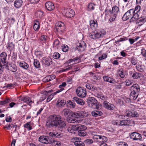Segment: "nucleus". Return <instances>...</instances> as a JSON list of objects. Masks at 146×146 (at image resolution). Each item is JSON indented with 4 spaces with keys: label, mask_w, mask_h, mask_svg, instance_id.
<instances>
[{
    "label": "nucleus",
    "mask_w": 146,
    "mask_h": 146,
    "mask_svg": "<svg viewBox=\"0 0 146 146\" xmlns=\"http://www.w3.org/2000/svg\"><path fill=\"white\" fill-rule=\"evenodd\" d=\"M93 142V141L91 139H87L84 141V143L90 145Z\"/></svg>",
    "instance_id": "57"
},
{
    "label": "nucleus",
    "mask_w": 146,
    "mask_h": 146,
    "mask_svg": "<svg viewBox=\"0 0 146 146\" xmlns=\"http://www.w3.org/2000/svg\"><path fill=\"white\" fill-rule=\"evenodd\" d=\"M130 138L131 139L134 140H141V135L139 133L134 132L131 134Z\"/></svg>",
    "instance_id": "13"
},
{
    "label": "nucleus",
    "mask_w": 146,
    "mask_h": 146,
    "mask_svg": "<svg viewBox=\"0 0 146 146\" xmlns=\"http://www.w3.org/2000/svg\"><path fill=\"white\" fill-rule=\"evenodd\" d=\"M112 124L113 125L120 126V122L119 121L114 120L112 121Z\"/></svg>",
    "instance_id": "60"
},
{
    "label": "nucleus",
    "mask_w": 146,
    "mask_h": 146,
    "mask_svg": "<svg viewBox=\"0 0 146 146\" xmlns=\"http://www.w3.org/2000/svg\"><path fill=\"white\" fill-rule=\"evenodd\" d=\"M48 38V36L45 35H42L40 37V42L43 47H46L47 46L46 43L47 42Z\"/></svg>",
    "instance_id": "16"
},
{
    "label": "nucleus",
    "mask_w": 146,
    "mask_h": 146,
    "mask_svg": "<svg viewBox=\"0 0 146 146\" xmlns=\"http://www.w3.org/2000/svg\"><path fill=\"white\" fill-rule=\"evenodd\" d=\"M130 121L129 120H122L120 121V126H125L126 125H129L130 124Z\"/></svg>",
    "instance_id": "39"
},
{
    "label": "nucleus",
    "mask_w": 146,
    "mask_h": 146,
    "mask_svg": "<svg viewBox=\"0 0 146 146\" xmlns=\"http://www.w3.org/2000/svg\"><path fill=\"white\" fill-rule=\"evenodd\" d=\"M62 112L65 116L67 118L70 117L72 115L73 113L72 111L68 109H65L63 110Z\"/></svg>",
    "instance_id": "21"
},
{
    "label": "nucleus",
    "mask_w": 146,
    "mask_h": 146,
    "mask_svg": "<svg viewBox=\"0 0 146 146\" xmlns=\"http://www.w3.org/2000/svg\"><path fill=\"white\" fill-rule=\"evenodd\" d=\"M51 139L50 137L48 136L42 135L38 138V141L42 143L48 144L51 143Z\"/></svg>",
    "instance_id": "7"
},
{
    "label": "nucleus",
    "mask_w": 146,
    "mask_h": 146,
    "mask_svg": "<svg viewBox=\"0 0 146 146\" xmlns=\"http://www.w3.org/2000/svg\"><path fill=\"white\" fill-rule=\"evenodd\" d=\"M86 47V44L84 41H82L80 42L77 44L76 46L77 50L80 52L84 51Z\"/></svg>",
    "instance_id": "11"
},
{
    "label": "nucleus",
    "mask_w": 146,
    "mask_h": 146,
    "mask_svg": "<svg viewBox=\"0 0 146 146\" xmlns=\"http://www.w3.org/2000/svg\"><path fill=\"white\" fill-rule=\"evenodd\" d=\"M72 127L73 128V129L75 131H76L77 130H79L80 129H81V127H83V128H84L83 129H86L87 127L83 125H81L80 124H78L75 125H73L72 126Z\"/></svg>",
    "instance_id": "25"
},
{
    "label": "nucleus",
    "mask_w": 146,
    "mask_h": 146,
    "mask_svg": "<svg viewBox=\"0 0 146 146\" xmlns=\"http://www.w3.org/2000/svg\"><path fill=\"white\" fill-rule=\"evenodd\" d=\"M60 54L58 52H55L53 54V57L55 59H58L60 57Z\"/></svg>",
    "instance_id": "55"
},
{
    "label": "nucleus",
    "mask_w": 146,
    "mask_h": 146,
    "mask_svg": "<svg viewBox=\"0 0 146 146\" xmlns=\"http://www.w3.org/2000/svg\"><path fill=\"white\" fill-rule=\"evenodd\" d=\"M8 70H10L12 72H15L17 70V66L14 64H11L8 62L7 64H5L4 66Z\"/></svg>",
    "instance_id": "12"
},
{
    "label": "nucleus",
    "mask_w": 146,
    "mask_h": 146,
    "mask_svg": "<svg viewBox=\"0 0 146 146\" xmlns=\"http://www.w3.org/2000/svg\"><path fill=\"white\" fill-rule=\"evenodd\" d=\"M88 112L86 111H82L76 113L74 114L76 117L72 119L71 121L70 122L73 123H77L81 122L82 119L79 118V117H84L88 116Z\"/></svg>",
    "instance_id": "3"
},
{
    "label": "nucleus",
    "mask_w": 146,
    "mask_h": 146,
    "mask_svg": "<svg viewBox=\"0 0 146 146\" xmlns=\"http://www.w3.org/2000/svg\"><path fill=\"white\" fill-rule=\"evenodd\" d=\"M138 93L134 91H132L130 94L131 98L134 100H135L138 97Z\"/></svg>",
    "instance_id": "36"
},
{
    "label": "nucleus",
    "mask_w": 146,
    "mask_h": 146,
    "mask_svg": "<svg viewBox=\"0 0 146 146\" xmlns=\"http://www.w3.org/2000/svg\"><path fill=\"white\" fill-rule=\"evenodd\" d=\"M21 100L25 103H26L28 105L31 106L33 102L31 98L28 96H23L21 99Z\"/></svg>",
    "instance_id": "18"
},
{
    "label": "nucleus",
    "mask_w": 146,
    "mask_h": 146,
    "mask_svg": "<svg viewBox=\"0 0 146 146\" xmlns=\"http://www.w3.org/2000/svg\"><path fill=\"white\" fill-rule=\"evenodd\" d=\"M92 114L93 116L95 117H97L102 115V113L100 111H94L92 112Z\"/></svg>",
    "instance_id": "41"
},
{
    "label": "nucleus",
    "mask_w": 146,
    "mask_h": 146,
    "mask_svg": "<svg viewBox=\"0 0 146 146\" xmlns=\"http://www.w3.org/2000/svg\"><path fill=\"white\" fill-rule=\"evenodd\" d=\"M62 51L64 52H67L69 49L68 46L65 44H62Z\"/></svg>",
    "instance_id": "54"
},
{
    "label": "nucleus",
    "mask_w": 146,
    "mask_h": 146,
    "mask_svg": "<svg viewBox=\"0 0 146 146\" xmlns=\"http://www.w3.org/2000/svg\"><path fill=\"white\" fill-rule=\"evenodd\" d=\"M64 26V24L61 21H58L55 24V27L57 29L60 30L62 27Z\"/></svg>",
    "instance_id": "42"
},
{
    "label": "nucleus",
    "mask_w": 146,
    "mask_h": 146,
    "mask_svg": "<svg viewBox=\"0 0 146 146\" xmlns=\"http://www.w3.org/2000/svg\"><path fill=\"white\" fill-rule=\"evenodd\" d=\"M100 139L99 143H102L106 142L108 141V139L106 137L102 135L100 136Z\"/></svg>",
    "instance_id": "44"
},
{
    "label": "nucleus",
    "mask_w": 146,
    "mask_h": 146,
    "mask_svg": "<svg viewBox=\"0 0 146 146\" xmlns=\"http://www.w3.org/2000/svg\"><path fill=\"white\" fill-rule=\"evenodd\" d=\"M100 135H94L93 137V138L94 139V141L96 142H98L99 143L100 138Z\"/></svg>",
    "instance_id": "56"
},
{
    "label": "nucleus",
    "mask_w": 146,
    "mask_h": 146,
    "mask_svg": "<svg viewBox=\"0 0 146 146\" xmlns=\"http://www.w3.org/2000/svg\"><path fill=\"white\" fill-rule=\"evenodd\" d=\"M63 13L65 16L68 18L72 17L75 15L74 11L72 9L69 8H64Z\"/></svg>",
    "instance_id": "6"
},
{
    "label": "nucleus",
    "mask_w": 146,
    "mask_h": 146,
    "mask_svg": "<svg viewBox=\"0 0 146 146\" xmlns=\"http://www.w3.org/2000/svg\"><path fill=\"white\" fill-rule=\"evenodd\" d=\"M90 24L92 30L97 29L98 24L96 20H90Z\"/></svg>",
    "instance_id": "19"
},
{
    "label": "nucleus",
    "mask_w": 146,
    "mask_h": 146,
    "mask_svg": "<svg viewBox=\"0 0 146 146\" xmlns=\"http://www.w3.org/2000/svg\"><path fill=\"white\" fill-rule=\"evenodd\" d=\"M11 102L10 99L7 98L4 100L0 101V106L4 105Z\"/></svg>",
    "instance_id": "43"
},
{
    "label": "nucleus",
    "mask_w": 146,
    "mask_h": 146,
    "mask_svg": "<svg viewBox=\"0 0 146 146\" xmlns=\"http://www.w3.org/2000/svg\"><path fill=\"white\" fill-rule=\"evenodd\" d=\"M7 56V54L5 52H3L0 54V64L2 63L3 64V66L8 63L6 60Z\"/></svg>",
    "instance_id": "10"
},
{
    "label": "nucleus",
    "mask_w": 146,
    "mask_h": 146,
    "mask_svg": "<svg viewBox=\"0 0 146 146\" xmlns=\"http://www.w3.org/2000/svg\"><path fill=\"white\" fill-rule=\"evenodd\" d=\"M83 127H81V129L78 132V134L80 136H85L87 135V133L85 132V131L86 129H83L84 128H83Z\"/></svg>",
    "instance_id": "35"
},
{
    "label": "nucleus",
    "mask_w": 146,
    "mask_h": 146,
    "mask_svg": "<svg viewBox=\"0 0 146 146\" xmlns=\"http://www.w3.org/2000/svg\"><path fill=\"white\" fill-rule=\"evenodd\" d=\"M76 92L77 96L80 98H84L86 95V90L84 88L78 87L76 90Z\"/></svg>",
    "instance_id": "5"
},
{
    "label": "nucleus",
    "mask_w": 146,
    "mask_h": 146,
    "mask_svg": "<svg viewBox=\"0 0 146 146\" xmlns=\"http://www.w3.org/2000/svg\"><path fill=\"white\" fill-rule=\"evenodd\" d=\"M86 87L88 89L91 90H97V88L96 87L90 83H87L86 85Z\"/></svg>",
    "instance_id": "37"
},
{
    "label": "nucleus",
    "mask_w": 146,
    "mask_h": 146,
    "mask_svg": "<svg viewBox=\"0 0 146 146\" xmlns=\"http://www.w3.org/2000/svg\"><path fill=\"white\" fill-rule=\"evenodd\" d=\"M66 125V122L62 119L61 116L56 115L50 116L46 123L48 127L51 128L55 126L60 129L63 128Z\"/></svg>",
    "instance_id": "1"
},
{
    "label": "nucleus",
    "mask_w": 146,
    "mask_h": 146,
    "mask_svg": "<svg viewBox=\"0 0 146 146\" xmlns=\"http://www.w3.org/2000/svg\"><path fill=\"white\" fill-rule=\"evenodd\" d=\"M137 20V23L139 25H143L146 21V17H142L139 18L136 20Z\"/></svg>",
    "instance_id": "29"
},
{
    "label": "nucleus",
    "mask_w": 146,
    "mask_h": 146,
    "mask_svg": "<svg viewBox=\"0 0 146 146\" xmlns=\"http://www.w3.org/2000/svg\"><path fill=\"white\" fill-rule=\"evenodd\" d=\"M74 145L76 146H84V143L80 141V138L77 137H74Z\"/></svg>",
    "instance_id": "15"
},
{
    "label": "nucleus",
    "mask_w": 146,
    "mask_h": 146,
    "mask_svg": "<svg viewBox=\"0 0 146 146\" xmlns=\"http://www.w3.org/2000/svg\"><path fill=\"white\" fill-rule=\"evenodd\" d=\"M96 5L93 3H90L88 6V9L89 10H93L95 8Z\"/></svg>",
    "instance_id": "53"
},
{
    "label": "nucleus",
    "mask_w": 146,
    "mask_h": 146,
    "mask_svg": "<svg viewBox=\"0 0 146 146\" xmlns=\"http://www.w3.org/2000/svg\"><path fill=\"white\" fill-rule=\"evenodd\" d=\"M72 126L69 127L68 128V131L71 133H75V131L73 129Z\"/></svg>",
    "instance_id": "61"
},
{
    "label": "nucleus",
    "mask_w": 146,
    "mask_h": 146,
    "mask_svg": "<svg viewBox=\"0 0 146 146\" xmlns=\"http://www.w3.org/2000/svg\"><path fill=\"white\" fill-rule=\"evenodd\" d=\"M131 89L133 90L132 91H134L135 92H139L140 90V88L139 85L135 84L133 85L131 87Z\"/></svg>",
    "instance_id": "32"
},
{
    "label": "nucleus",
    "mask_w": 146,
    "mask_h": 146,
    "mask_svg": "<svg viewBox=\"0 0 146 146\" xmlns=\"http://www.w3.org/2000/svg\"><path fill=\"white\" fill-rule=\"evenodd\" d=\"M19 66L20 67L22 68L27 70H28L29 67L28 64L24 61H21L19 62Z\"/></svg>",
    "instance_id": "28"
},
{
    "label": "nucleus",
    "mask_w": 146,
    "mask_h": 146,
    "mask_svg": "<svg viewBox=\"0 0 146 146\" xmlns=\"http://www.w3.org/2000/svg\"><path fill=\"white\" fill-rule=\"evenodd\" d=\"M73 100L81 106L84 105L85 104V102L83 99L78 98L76 97H74L73 98Z\"/></svg>",
    "instance_id": "26"
},
{
    "label": "nucleus",
    "mask_w": 146,
    "mask_h": 146,
    "mask_svg": "<svg viewBox=\"0 0 146 146\" xmlns=\"http://www.w3.org/2000/svg\"><path fill=\"white\" fill-rule=\"evenodd\" d=\"M119 146H128V145L125 142H120L119 143Z\"/></svg>",
    "instance_id": "64"
},
{
    "label": "nucleus",
    "mask_w": 146,
    "mask_h": 146,
    "mask_svg": "<svg viewBox=\"0 0 146 146\" xmlns=\"http://www.w3.org/2000/svg\"><path fill=\"white\" fill-rule=\"evenodd\" d=\"M104 13L105 15L104 20L106 21L107 19H108V17L110 14H111V11L110 9L106 8L105 9Z\"/></svg>",
    "instance_id": "30"
},
{
    "label": "nucleus",
    "mask_w": 146,
    "mask_h": 146,
    "mask_svg": "<svg viewBox=\"0 0 146 146\" xmlns=\"http://www.w3.org/2000/svg\"><path fill=\"white\" fill-rule=\"evenodd\" d=\"M45 5L46 9L48 11H52L54 9V4L50 1L46 2Z\"/></svg>",
    "instance_id": "17"
},
{
    "label": "nucleus",
    "mask_w": 146,
    "mask_h": 146,
    "mask_svg": "<svg viewBox=\"0 0 146 146\" xmlns=\"http://www.w3.org/2000/svg\"><path fill=\"white\" fill-rule=\"evenodd\" d=\"M71 68V66H69L68 68H61L59 70L60 72H65L67 71L68 70L70 69Z\"/></svg>",
    "instance_id": "59"
},
{
    "label": "nucleus",
    "mask_w": 146,
    "mask_h": 146,
    "mask_svg": "<svg viewBox=\"0 0 146 146\" xmlns=\"http://www.w3.org/2000/svg\"><path fill=\"white\" fill-rule=\"evenodd\" d=\"M107 57V55L105 54H104L102 55H101L98 58L99 60H101L105 58H106Z\"/></svg>",
    "instance_id": "63"
},
{
    "label": "nucleus",
    "mask_w": 146,
    "mask_h": 146,
    "mask_svg": "<svg viewBox=\"0 0 146 146\" xmlns=\"http://www.w3.org/2000/svg\"><path fill=\"white\" fill-rule=\"evenodd\" d=\"M133 10L131 9L128 11L122 17L123 20L125 21L130 19L131 21H134L137 19L133 18Z\"/></svg>",
    "instance_id": "4"
},
{
    "label": "nucleus",
    "mask_w": 146,
    "mask_h": 146,
    "mask_svg": "<svg viewBox=\"0 0 146 146\" xmlns=\"http://www.w3.org/2000/svg\"><path fill=\"white\" fill-rule=\"evenodd\" d=\"M106 33V31L104 30H93L91 33H89V36L90 38L94 39L103 37Z\"/></svg>",
    "instance_id": "2"
},
{
    "label": "nucleus",
    "mask_w": 146,
    "mask_h": 146,
    "mask_svg": "<svg viewBox=\"0 0 146 146\" xmlns=\"http://www.w3.org/2000/svg\"><path fill=\"white\" fill-rule=\"evenodd\" d=\"M66 104V102L64 100H62L61 99H59L57 102V105L59 106H64Z\"/></svg>",
    "instance_id": "46"
},
{
    "label": "nucleus",
    "mask_w": 146,
    "mask_h": 146,
    "mask_svg": "<svg viewBox=\"0 0 146 146\" xmlns=\"http://www.w3.org/2000/svg\"><path fill=\"white\" fill-rule=\"evenodd\" d=\"M22 3V0H16L14 3V7L16 8H19L21 6Z\"/></svg>",
    "instance_id": "33"
},
{
    "label": "nucleus",
    "mask_w": 146,
    "mask_h": 146,
    "mask_svg": "<svg viewBox=\"0 0 146 146\" xmlns=\"http://www.w3.org/2000/svg\"><path fill=\"white\" fill-rule=\"evenodd\" d=\"M87 101L88 104L90 107L93 108L96 107L97 105V101L95 98L90 97L88 98Z\"/></svg>",
    "instance_id": "8"
},
{
    "label": "nucleus",
    "mask_w": 146,
    "mask_h": 146,
    "mask_svg": "<svg viewBox=\"0 0 146 146\" xmlns=\"http://www.w3.org/2000/svg\"><path fill=\"white\" fill-rule=\"evenodd\" d=\"M8 46L9 48V50L10 52V55L11 53V51L14 49V45L12 42H9L8 43Z\"/></svg>",
    "instance_id": "51"
},
{
    "label": "nucleus",
    "mask_w": 146,
    "mask_h": 146,
    "mask_svg": "<svg viewBox=\"0 0 146 146\" xmlns=\"http://www.w3.org/2000/svg\"><path fill=\"white\" fill-rule=\"evenodd\" d=\"M103 79L105 81L108 82L112 84H115L116 83V81L114 79L110 78L108 76H104Z\"/></svg>",
    "instance_id": "24"
},
{
    "label": "nucleus",
    "mask_w": 146,
    "mask_h": 146,
    "mask_svg": "<svg viewBox=\"0 0 146 146\" xmlns=\"http://www.w3.org/2000/svg\"><path fill=\"white\" fill-rule=\"evenodd\" d=\"M135 68L137 71L140 72H142L143 71L144 69L145 68V66L144 65L138 63L136 65Z\"/></svg>",
    "instance_id": "34"
},
{
    "label": "nucleus",
    "mask_w": 146,
    "mask_h": 146,
    "mask_svg": "<svg viewBox=\"0 0 146 146\" xmlns=\"http://www.w3.org/2000/svg\"><path fill=\"white\" fill-rule=\"evenodd\" d=\"M111 13H113L118 15L120 12L119 9L118 7L116 6H113L112 8Z\"/></svg>",
    "instance_id": "31"
},
{
    "label": "nucleus",
    "mask_w": 146,
    "mask_h": 146,
    "mask_svg": "<svg viewBox=\"0 0 146 146\" xmlns=\"http://www.w3.org/2000/svg\"><path fill=\"white\" fill-rule=\"evenodd\" d=\"M51 143H50L54 146H60L61 145V143L58 141H53L51 139Z\"/></svg>",
    "instance_id": "48"
},
{
    "label": "nucleus",
    "mask_w": 146,
    "mask_h": 146,
    "mask_svg": "<svg viewBox=\"0 0 146 146\" xmlns=\"http://www.w3.org/2000/svg\"><path fill=\"white\" fill-rule=\"evenodd\" d=\"M104 106L107 109L111 110L114 109V106L112 104L107 102L106 101H105L103 103Z\"/></svg>",
    "instance_id": "20"
},
{
    "label": "nucleus",
    "mask_w": 146,
    "mask_h": 146,
    "mask_svg": "<svg viewBox=\"0 0 146 146\" xmlns=\"http://www.w3.org/2000/svg\"><path fill=\"white\" fill-rule=\"evenodd\" d=\"M75 105V103L73 101L70 100L68 101L67 103V106L70 108H74Z\"/></svg>",
    "instance_id": "38"
},
{
    "label": "nucleus",
    "mask_w": 146,
    "mask_h": 146,
    "mask_svg": "<svg viewBox=\"0 0 146 146\" xmlns=\"http://www.w3.org/2000/svg\"><path fill=\"white\" fill-rule=\"evenodd\" d=\"M117 16V15L116 14L111 13L109 19L110 23H111L112 22L114 21Z\"/></svg>",
    "instance_id": "45"
},
{
    "label": "nucleus",
    "mask_w": 146,
    "mask_h": 146,
    "mask_svg": "<svg viewBox=\"0 0 146 146\" xmlns=\"http://www.w3.org/2000/svg\"><path fill=\"white\" fill-rule=\"evenodd\" d=\"M35 16L37 17L42 18L44 16V13L41 11H38L35 13Z\"/></svg>",
    "instance_id": "40"
},
{
    "label": "nucleus",
    "mask_w": 146,
    "mask_h": 146,
    "mask_svg": "<svg viewBox=\"0 0 146 146\" xmlns=\"http://www.w3.org/2000/svg\"><path fill=\"white\" fill-rule=\"evenodd\" d=\"M35 54L38 58H40L42 56L43 53L41 51L36 50L35 52Z\"/></svg>",
    "instance_id": "47"
},
{
    "label": "nucleus",
    "mask_w": 146,
    "mask_h": 146,
    "mask_svg": "<svg viewBox=\"0 0 146 146\" xmlns=\"http://www.w3.org/2000/svg\"><path fill=\"white\" fill-rule=\"evenodd\" d=\"M17 54L15 53L14 52H13V53L11 54V59L13 61H15L17 59Z\"/></svg>",
    "instance_id": "58"
},
{
    "label": "nucleus",
    "mask_w": 146,
    "mask_h": 146,
    "mask_svg": "<svg viewBox=\"0 0 146 146\" xmlns=\"http://www.w3.org/2000/svg\"><path fill=\"white\" fill-rule=\"evenodd\" d=\"M66 86V82H63L62 83V84L59 86V88L60 89L58 90L59 91H60V92L64 90V88Z\"/></svg>",
    "instance_id": "52"
},
{
    "label": "nucleus",
    "mask_w": 146,
    "mask_h": 146,
    "mask_svg": "<svg viewBox=\"0 0 146 146\" xmlns=\"http://www.w3.org/2000/svg\"><path fill=\"white\" fill-rule=\"evenodd\" d=\"M34 65L36 68H38L40 67V64L39 61L37 59H34Z\"/></svg>",
    "instance_id": "49"
},
{
    "label": "nucleus",
    "mask_w": 146,
    "mask_h": 146,
    "mask_svg": "<svg viewBox=\"0 0 146 146\" xmlns=\"http://www.w3.org/2000/svg\"><path fill=\"white\" fill-rule=\"evenodd\" d=\"M129 73L130 75L134 79H138L141 76V74L138 72H134L133 73L132 71H130Z\"/></svg>",
    "instance_id": "22"
},
{
    "label": "nucleus",
    "mask_w": 146,
    "mask_h": 146,
    "mask_svg": "<svg viewBox=\"0 0 146 146\" xmlns=\"http://www.w3.org/2000/svg\"><path fill=\"white\" fill-rule=\"evenodd\" d=\"M131 63L133 65H137V60L133 57L131 59Z\"/></svg>",
    "instance_id": "62"
},
{
    "label": "nucleus",
    "mask_w": 146,
    "mask_h": 146,
    "mask_svg": "<svg viewBox=\"0 0 146 146\" xmlns=\"http://www.w3.org/2000/svg\"><path fill=\"white\" fill-rule=\"evenodd\" d=\"M31 125V122L30 121L28 122L24 125V126L25 127L27 128L28 130L30 131L32 129Z\"/></svg>",
    "instance_id": "50"
},
{
    "label": "nucleus",
    "mask_w": 146,
    "mask_h": 146,
    "mask_svg": "<svg viewBox=\"0 0 146 146\" xmlns=\"http://www.w3.org/2000/svg\"><path fill=\"white\" fill-rule=\"evenodd\" d=\"M33 29L35 31H37L39 30L40 27V24L39 21L35 20L34 21Z\"/></svg>",
    "instance_id": "27"
},
{
    "label": "nucleus",
    "mask_w": 146,
    "mask_h": 146,
    "mask_svg": "<svg viewBox=\"0 0 146 146\" xmlns=\"http://www.w3.org/2000/svg\"><path fill=\"white\" fill-rule=\"evenodd\" d=\"M52 59L50 58L44 57L42 58V63L47 66H49L52 64Z\"/></svg>",
    "instance_id": "23"
},
{
    "label": "nucleus",
    "mask_w": 146,
    "mask_h": 146,
    "mask_svg": "<svg viewBox=\"0 0 146 146\" xmlns=\"http://www.w3.org/2000/svg\"><path fill=\"white\" fill-rule=\"evenodd\" d=\"M80 62V59L78 57H76L73 59H70L66 62L68 66L76 64Z\"/></svg>",
    "instance_id": "9"
},
{
    "label": "nucleus",
    "mask_w": 146,
    "mask_h": 146,
    "mask_svg": "<svg viewBox=\"0 0 146 146\" xmlns=\"http://www.w3.org/2000/svg\"><path fill=\"white\" fill-rule=\"evenodd\" d=\"M133 10V18L135 19H138L139 18V13L140 10V6H137L135 8V9H130Z\"/></svg>",
    "instance_id": "14"
}]
</instances>
